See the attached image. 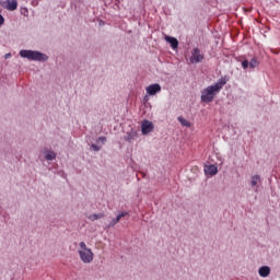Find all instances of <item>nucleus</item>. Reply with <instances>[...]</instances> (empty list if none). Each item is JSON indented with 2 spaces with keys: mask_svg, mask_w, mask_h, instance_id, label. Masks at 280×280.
Wrapping results in <instances>:
<instances>
[{
  "mask_svg": "<svg viewBox=\"0 0 280 280\" xmlns=\"http://www.w3.org/2000/svg\"><path fill=\"white\" fill-rule=\"evenodd\" d=\"M101 141V143H103V145H104V143H106V137H100L98 139H97V142H100Z\"/></svg>",
  "mask_w": 280,
  "mask_h": 280,
  "instance_id": "412c9836",
  "label": "nucleus"
},
{
  "mask_svg": "<svg viewBox=\"0 0 280 280\" xmlns=\"http://www.w3.org/2000/svg\"><path fill=\"white\" fill-rule=\"evenodd\" d=\"M126 215H128L127 211H121L117 214L118 220H121V218H126Z\"/></svg>",
  "mask_w": 280,
  "mask_h": 280,
  "instance_id": "6ab92c4d",
  "label": "nucleus"
},
{
  "mask_svg": "<svg viewBox=\"0 0 280 280\" xmlns=\"http://www.w3.org/2000/svg\"><path fill=\"white\" fill-rule=\"evenodd\" d=\"M42 154L45 161H56L57 154H56V151L52 149L44 148L42 150Z\"/></svg>",
  "mask_w": 280,
  "mask_h": 280,
  "instance_id": "39448f33",
  "label": "nucleus"
},
{
  "mask_svg": "<svg viewBox=\"0 0 280 280\" xmlns=\"http://www.w3.org/2000/svg\"><path fill=\"white\" fill-rule=\"evenodd\" d=\"M249 185L254 191H258L259 185H261V176L260 175H253L249 182Z\"/></svg>",
  "mask_w": 280,
  "mask_h": 280,
  "instance_id": "6e6552de",
  "label": "nucleus"
},
{
  "mask_svg": "<svg viewBox=\"0 0 280 280\" xmlns=\"http://www.w3.org/2000/svg\"><path fill=\"white\" fill-rule=\"evenodd\" d=\"M10 58H12V54L8 52V54L4 55V59H5V60H8V59H10Z\"/></svg>",
  "mask_w": 280,
  "mask_h": 280,
  "instance_id": "5701e85b",
  "label": "nucleus"
},
{
  "mask_svg": "<svg viewBox=\"0 0 280 280\" xmlns=\"http://www.w3.org/2000/svg\"><path fill=\"white\" fill-rule=\"evenodd\" d=\"M177 119H178L179 124H182V126H185V128H190L191 127V122H189L184 117L179 116Z\"/></svg>",
  "mask_w": 280,
  "mask_h": 280,
  "instance_id": "4468645a",
  "label": "nucleus"
},
{
  "mask_svg": "<svg viewBox=\"0 0 280 280\" xmlns=\"http://www.w3.org/2000/svg\"><path fill=\"white\" fill-rule=\"evenodd\" d=\"M249 67H250V69H256V67H259V60H257V58H253L249 61Z\"/></svg>",
  "mask_w": 280,
  "mask_h": 280,
  "instance_id": "dca6fc26",
  "label": "nucleus"
},
{
  "mask_svg": "<svg viewBox=\"0 0 280 280\" xmlns=\"http://www.w3.org/2000/svg\"><path fill=\"white\" fill-rule=\"evenodd\" d=\"M258 275L259 277H262L266 279V277H270V267L268 266H262L258 269Z\"/></svg>",
  "mask_w": 280,
  "mask_h": 280,
  "instance_id": "ddd939ff",
  "label": "nucleus"
},
{
  "mask_svg": "<svg viewBox=\"0 0 280 280\" xmlns=\"http://www.w3.org/2000/svg\"><path fill=\"white\" fill-rule=\"evenodd\" d=\"M164 38L166 43H170L172 49H178V39L168 35H166Z\"/></svg>",
  "mask_w": 280,
  "mask_h": 280,
  "instance_id": "f8f14e48",
  "label": "nucleus"
},
{
  "mask_svg": "<svg viewBox=\"0 0 280 280\" xmlns=\"http://www.w3.org/2000/svg\"><path fill=\"white\" fill-rule=\"evenodd\" d=\"M226 82H229L226 78H221L217 83L203 89L201 91V102H203V104H210V102H213V100H215V95H218V93L224 89Z\"/></svg>",
  "mask_w": 280,
  "mask_h": 280,
  "instance_id": "f257e3e1",
  "label": "nucleus"
},
{
  "mask_svg": "<svg viewBox=\"0 0 280 280\" xmlns=\"http://www.w3.org/2000/svg\"><path fill=\"white\" fill-rule=\"evenodd\" d=\"M104 218V213H100V214H90L88 215V219L91 220V222H95V220H100Z\"/></svg>",
  "mask_w": 280,
  "mask_h": 280,
  "instance_id": "2eb2a0df",
  "label": "nucleus"
},
{
  "mask_svg": "<svg viewBox=\"0 0 280 280\" xmlns=\"http://www.w3.org/2000/svg\"><path fill=\"white\" fill-rule=\"evenodd\" d=\"M147 95L154 96L158 95V93H161V84L153 83L145 88Z\"/></svg>",
  "mask_w": 280,
  "mask_h": 280,
  "instance_id": "0eeeda50",
  "label": "nucleus"
},
{
  "mask_svg": "<svg viewBox=\"0 0 280 280\" xmlns=\"http://www.w3.org/2000/svg\"><path fill=\"white\" fill-rule=\"evenodd\" d=\"M205 60V55L200 52V48H194L189 58L190 65H198Z\"/></svg>",
  "mask_w": 280,
  "mask_h": 280,
  "instance_id": "20e7f679",
  "label": "nucleus"
},
{
  "mask_svg": "<svg viewBox=\"0 0 280 280\" xmlns=\"http://www.w3.org/2000/svg\"><path fill=\"white\" fill-rule=\"evenodd\" d=\"M138 136H139V133H137V130L130 129V131H128V132L125 135L124 139H125V141H127L128 143H132V142L137 139Z\"/></svg>",
  "mask_w": 280,
  "mask_h": 280,
  "instance_id": "9b49d317",
  "label": "nucleus"
},
{
  "mask_svg": "<svg viewBox=\"0 0 280 280\" xmlns=\"http://www.w3.org/2000/svg\"><path fill=\"white\" fill-rule=\"evenodd\" d=\"M78 254L83 264H91L94 259L93 250L86 246L85 242L79 243Z\"/></svg>",
  "mask_w": 280,
  "mask_h": 280,
  "instance_id": "7ed1b4c3",
  "label": "nucleus"
},
{
  "mask_svg": "<svg viewBox=\"0 0 280 280\" xmlns=\"http://www.w3.org/2000/svg\"><path fill=\"white\" fill-rule=\"evenodd\" d=\"M91 150H93L94 152H100L102 150V147H100L97 144H92Z\"/></svg>",
  "mask_w": 280,
  "mask_h": 280,
  "instance_id": "a211bd4d",
  "label": "nucleus"
},
{
  "mask_svg": "<svg viewBox=\"0 0 280 280\" xmlns=\"http://www.w3.org/2000/svg\"><path fill=\"white\" fill-rule=\"evenodd\" d=\"M21 58H26V60H33L34 62H47L49 60V56L38 51V50H20Z\"/></svg>",
  "mask_w": 280,
  "mask_h": 280,
  "instance_id": "f03ea898",
  "label": "nucleus"
},
{
  "mask_svg": "<svg viewBox=\"0 0 280 280\" xmlns=\"http://www.w3.org/2000/svg\"><path fill=\"white\" fill-rule=\"evenodd\" d=\"M141 130H142V135H150V132L154 130V125L152 124V121L144 120L142 121Z\"/></svg>",
  "mask_w": 280,
  "mask_h": 280,
  "instance_id": "1a4fd4ad",
  "label": "nucleus"
},
{
  "mask_svg": "<svg viewBox=\"0 0 280 280\" xmlns=\"http://www.w3.org/2000/svg\"><path fill=\"white\" fill-rule=\"evenodd\" d=\"M2 8L4 10H8L9 12H14L16 8H19V2L16 0H7L1 3Z\"/></svg>",
  "mask_w": 280,
  "mask_h": 280,
  "instance_id": "423d86ee",
  "label": "nucleus"
},
{
  "mask_svg": "<svg viewBox=\"0 0 280 280\" xmlns=\"http://www.w3.org/2000/svg\"><path fill=\"white\" fill-rule=\"evenodd\" d=\"M121 220L118 217L112 219L110 223L107 225V229H113V226H115Z\"/></svg>",
  "mask_w": 280,
  "mask_h": 280,
  "instance_id": "f3484780",
  "label": "nucleus"
},
{
  "mask_svg": "<svg viewBox=\"0 0 280 280\" xmlns=\"http://www.w3.org/2000/svg\"><path fill=\"white\" fill-rule=\"evenodd\" d=\"M242 67H243V69H247L248 67H250L249 61L248 60H243L242 61Z\"/></svg>",
  "mask_w": 280,
  "mask_h": 280,
  "instance_id": "aec40b11",
  "label": "nucleus"
},
{
  "mask_svg": "<svg viewBox=\"0 0 280 280\" xmlns=\"http://www.w3.org/2000/svg\"><path fill=\"white\" fill-rule=\"evenodd\" d=\"M5 23V18H3V15L0 14V27L1 25H3Z\"/></svg>",
  "mask_w": 280,
  "mask_h": 280,
  "instance_id": "4be33fe9",
  "label": "nucleus"
},
{
  "mask_svg": "<svg viewBox=\"0 0 280 280\" xmlns=\"http://www.w3.org/2000/svg\"><path fill=\"white\" fill-rule=\"evenodd\" d=\"M203 172L207 176H215L218 174V166L215 164L205 165Z\"/></svg>",
  "mask_w": 280,
  "mask_h": 280,
  "instance_id": "9d476101",
  "label": "nucleus"
}]
</instances>
